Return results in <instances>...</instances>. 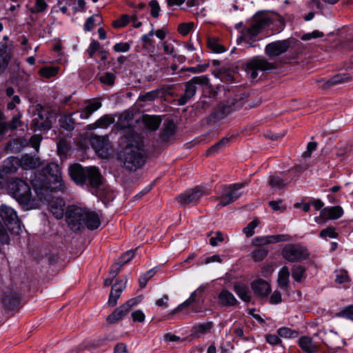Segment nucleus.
Returning <instances> with one entry per match:
<instances>
[{
  "instance_id": "nucleus-1",
  "label": "nucleus",
  "mask_w": 353,
  "mask_h": 353,
  "mask_svg": "<svg viewBox=\"0 0 353 353\" xmlns=\"http://www.w3.org/2000/svg\"><path fill=\"white\" fill-rule=\"evenodd\" d=\"M66 221L74 232L85 228L93 230L101 225V216L98 213L86 208L76 205L68 207L66 211Z\"/></svg>"
},
{
  "instance_id": "nucleus-2",
  "label": "nucleus",
  "mask_w": 353,
  "mask_h": 353,
  "mask_svg": "<svg viewBox=\"0 0 353 353\" xmlns=\"http://www.w3.org/2000/svg\"><path fill=\"white\" fill-rule=\"evenodd\" d=\"M43 172L42 180L40 181L34 180L32 182L34 190L41 200L46 199L45 192L60 191L63 188V181L58 164L48 163L43 169Z\"/></svg>"
},
{
  "instance_id": "nucleus-3",
  "label": "nucleus",
  "mask_w": 353,
  "mask_h": 353,
  "mask_svg": "<svg viewBox=\"0 0 353 353\" xmlns=\"http://www.w3.org/2000/svg\"><path fill=\"white\" fill-rule=\"evenodd\" d=\"M69 173L71 179L80 185H88L97 188L102 183V176L95 166L83 168L79 164H74L70 166Z\"/></svg>"
},
{
  "instance_id": "nucleus-4",
  "label": "nucleus",
  "mask_w": 353,
  "mask_h": 353,
  "mask_svg": "<svg viewBox=\"0 0 353 353\" xmlns=\"http://www.w3.org/2000/svg\"><path fill=\"white\" fill-rule=\"evenodd\" d=\"M7 191L23 208L29 210L34 207L30 187L24 180L11 178L7 184Z\"/></svg>"
},
{
  "instance_id": "nucleus-5",
  "label": "nucleus",
  "mask_w": 353,
  "mask_h": 353,
  "mask_svg": "<svg viewBox=\"0 0 353 353\" xmlns=\"http://www.w3.org/2000/svg\"><path fill=\"white\" fill-rule=\"evenodd\" d=\"M143 148L139 144L128 143L120 152L119 157L125 168L129 171H136L144 163Z\"/></svg>"
},
{
  "instance_id": "nucleus-6",
  "label": "nucleus",
  "mask_w": 353,
  "mask_h": 353,
  "mask_svg": "<svg viewBox=\"0 0 353 353\" xmlns=\"http://www.w3.org/2000/svg\"><path fill=\"white\" fill-rule=\"evenodd\" d=\"M275 68L273 63L262 57H254L245 64V71L252 80H255L259 75V71L272 70Z\"/></svg>"
},
{
  "instance_id": "nucleus-7",
  "label": "nucleus",
  "mask_w": 353,
  "mask_h": 353,
  "mask_svg": "<svg viewBox=\"0 0 353 353\" xmlns=\"http://www.w3.org/2000/svg\"><path fill=\"white\" fill-rule=\"evenodd\" d=\"M0 216L8 229L15 234L21 231V222L17 212L11 207L2 204L0 206Z\"/></svg>"
},
{
  "instance_id": "nucleus-8",
  "label": "nucleus",
  "mask_w": 353,
  "mask_h": 353,
  "mask_svg": "<svg viewBox=\"0 0 353 353\" xmlns=\"http://www.w3.org/2000/svg\"><path fill=\"white\" fill-rule=\"evenodd\" d=\"M283 257L289 262H300L308 259L307 249L300 243L288 244L282 250Z\"/></svg>"
},
{
  "instance_id": "nucleus-9",
  "label": "nucleus",
  "mask_w": 353,
  "mask_h": 353,
  "mask_svg": "<svg viewBox=\"0 0 353 353\" xmlns=\"http://www.w3.org/2000/svg\"><path fill=\"white\" fill-rule=\"evenodd\" d=\"M209 84V78L206 75L194 77L185 83L184 94L178 99V104L185 105L190 99H192L196 92V85H201L206 86Z\"/></svg>"
},
{
  "instance_id": "nucleus-10",
  "label": "nucleus",
  "mask_w": 353,
  "mask_h": 353,
  "mask_svg": "<svg viewBox=\"0 0 353 353\" xmlns=\"http://www.w3.org/2000/svg\"><path fill=\"white\" fill-rule=\"evenodd\" d=\"M244 187V183H238L228 186L223 189L221 195L216 198L219 201L217 208L225 207L234 202L242 195L241 190Z\"/></svg>"
},
{
  "instance_id": "nucleus-11",
  "label": "nucleus",
  "mask_w": 353,
  "mask_h": 353,
  "mask_svg": "<svg viewBox=\"0 0 353 353\" xmlns=\"http://www.w3.org/2000/svg\"><path fill=\"white\" fill-rule=\"evenodd\" d=\"M209 190L203 186H196L187 190L177 196L176 200L181 205L196 203L201 198L209 194Z\"/></svg>"
},
{
  "instance_id": "nucleus-12",
  "label": "nucleus",
  "mask_w": 353,
  "mask_h": 353,
  "mask_svg": "<svg viewBox=\"0 0 353 353\" xmlns=\"http://www.w3.org/2000/svg\"><path fill=\"white\" fill-rule=\"evenodd\" d=\"M292 39L271 42L265 46V53L270 59L276 58L292 48Z\"/></svg>"
},
{
  "instance_id": "nucleus-13",
  "label": "nucleus",
  "mask_w": 353,
  "mask_h": 353,
  "mask_svg": "<svg viewBox=\"0 0 353 353\" xmlns=\"http://www.w3.org/2000/svg\"><path fill=\"white\" fill-rule=\"evenodd\" d=\"M269 19L263 17H256L254 18L252 23L247 28H244L242 30L241 39L245 40L250 39L255 41V37L261 32V31L268 24Z\"/></svg>"
},
{
  "instance_id": "nucleus-14",
  "label": "nucleus",
  "mask_w": 353,
  "mask_h": 353,
  "mask_svg": "<svg viewBox=\"0 0 353 353\" xmlns=\"http://www.w3.org/2000/svg\"><path fill=\"white\" fill-rule=\"evenodd\" d=\"M37 114H34V118L31 122V128L34 131H46L51 127V121L49 119L48 113L43 110L40 106L37 105Z\"/></svg>"
},
{
  "instance_id": "nucleus-15",
  "label": "nucleus",
  "mask_w": 353,
  "mask_h": 353,
  "mask_svg": "<svg viewBox=\"0 0 353 353\" xmlns=\"http://www.w3.org/2000/svg\"><path fill=\"white\" fill-rule=\"evenodd\" d=\"M139 302L137 298L131 299L114 310V311L107 317L109 323L114 324L122 319L129 311Z\"/></svg>"
},
{
  "instance_id": "nucleus-16",
  "label": "nucleus",
  "mask_w": 353,
  "mask_h": 353,
  "mask_svg": "<svg viewBox=\"0 0 353 353\" xmlns=\"http://www.w3.org/2000/svg\"><path fill=\"white\" fill-rule=\"evenodd\" d=\"M90 144L97 153L101 157H106L108 155L109 141L105 136L91 135Z\"/></svg>"
},
{
  "instance_id": "nucleus-17",
  "label": "nucleus",
  "mask_w": 353,
  "mask_h": 353,
  "mask_svg": "<svg viewBox=\"0 0 353 353\" xmlns=\"http://www.w3.org/2000/svg\"><path fill=\"white\" fill-rule=\"evenodd\" d=\"M291 237L288 234H276L265 236H257L252 239V245L257 248H264L268 244L290 241Z\"/></svg>"
},
{
  "instance_id": "nucleus-18",
  "label": "nucleus",
  "mask_w": 353,
  "mask_h": 353,
  "mask_svg": "<svg viewBox=\"0 0 353 353\" xmlns=\"http://www.w3.org/2000/svg\"><path fill=\"white\" fill-rule=\"evenodd\" d=\"M315 335L319 336L323 343L331 348L339 347L341 345V338L336 332L323 330Z\"/></svg>"
},
{
  "instance_id": "nucleus-19",
  "label": "nucleus",
  "mask_w": 353,
  "mask_h": 353,
  "mask_svg": "<svg viewBox=\"0 0 353 353\" xmlns=\"http://www.w3.org/2000/svg\"><path fill=\"white\" fill-rule=\"evenodd\" d=\"M135 250H136L127 251L124 256H128V258L126 260L116 263L111 267V269L109 272V276L104 281L105 286H109L112 283L113 280L119 272L121 267L126 263L129 262L134 257Z\"/></svg>"
},
{
  "instance_id": "nucleus-20",
  "label": "nucleus",
  "mask_w": 353,
  "mask_h": 353,
  "mask_svg": "<svg viewBox=\"0 0 353 353\" xmlns=\"http://www.w3.org/2000/svg\"><path fill=\"white\" fill-rule=\"evenodd\" d=\"M251 288L255 295L261 298L268 296L271 292L270 285L263 279L253 281Z\"/></svg>"
},
{
  "instance_id": "nucleus-21",
  "label": "nucleus",
  "mask_w": 353,
  "mask_h": 353,
  "mask_svg": "<svg viewBox=\"0 0 353 353\" xmlns=\"http://www.w3.org/2000/svg\"><path fill=\"white\" fill-rule=\"evenodd\" d=\"M125 286L126 280L125 279L119 280L112 285L108 301L109 305L113 307L117 304V300L119 299Z\"/></svg>"
},
{
  "instance_id": "nucleus-22",
  "label": "nucleus",
  "mask_w": 353,
  "mask_h": 353,
  "mask_svg": "<svg viewBox=\"0 0 353 353\" xmlns=\"http://www.w3.org/2000/svg\"><path fill=\"white\" fill-rule=\"evenodd\" d=\"M219 304L222 307H234L239 301L234 294L226 289L222 290L218 295Z\"/></svg>"
},
{
  "instance_id": "nucleus-23",
  "label": "nucleus",
  "mask_w": 353,
  "mask_h": 353,
  "mask_svg": "<svg viewBox=\"0 0 353 353\" xmlns=\"http://www.w3.org/2000/svg\"><path fill=\"white\" fill-rule=\"evenodd\" d=\"M19 167H20L19 159L11 157L3 161L1 171L0 172L5 174L14 173L17 172Z\"/></svg>"
},
{
  "instance_id": "nucleus-24",
  "label": "nucleus",
  "mask_w": 353,
  "mask_h": 353,
  "mask_svg": "<svg viewBox=\"0 0 353 353\" xmlns=\"http://www.w3.org/2000/svg\"><path fill=\"white\" fill-rule=\"evenodd\" d=\"M343 214V210L340 206L325 208L321 211V216L325 219H337Z\"/></svg>"
},
{
  "instance_id": "nucleus-25",
  "label": "nucleus",
  "mask_w": 353,
  "mask_h": 353,
  "mask_svg": "<svg viewBox=\"0 0 353 353\" xmlns=\"http://www.w3.org/2000/svg\"><path fill=\"white\" fill-rule=\"evenodd\" d=\"M20 167L24 170L35 169L40 166L41 162L39 159L33 157L28 154L23 156L19 159Z\"/></svg>"
},
{
  "instance_id": "nucleus-26",
  "label": "nucleus",
  "mask_w": 353,
  "mask_h": 353,
  "mask_svg": "<svg viewBox=\"0 0 353 353\" xmlns=\"http://www.w3.org/2000/svg\"><path fill=\"white\" fill-rule=\"evenodd\" d=\"M101 103L99 101L89 102L83 108L77 113L79 114V117L83 119H87L90 116L99 109Z\"/></svg>"
},
{
  "instance_id": "nucleus-27",
  "label": "nucleus",
  "mask_w": 353,
  "mask_h": 353,
  "mask_svg": "<svg viewBox=\"0 0 353 353\" xmlns=\"http://www.w3.org/2000/svg\"><path fill=\"white\" fill-rule=\"evenodd\" d=\"M20 299L16 292H10L5 294L2 299L3 306L7 309H14L19 304Z\"/></svg>"
},
{
  "instance_id": "nucleus-28",
  "label": "nucleus",
  "mask_w": 353,
  "mask_h": 353,
  "mask_svg": "<svg viewBox=\"0 0 353 353\" xmlns=\"http://www.w3.org/2000/svg\"><path fill=\"white\" fill-rule=\"evenodd\" d=\"M233 290L237 296L244 302L251 301V295L247 285L242 283H236L234 285Z\"/></svg>"
},
{
  "instance_id": "nucleus-29",
  "label": "nucleus",
  "mask_w": 353,
  "mask_h": 353,
  "mask_svg": "<svg viewBox=\"0 0 353 353\" xmlns=\"http://www.w3.org/2000/svg\"><path fill=\"white\" fill-rule=\"evenodd\" d=\"M289 277H290V271L287 266H283L281 268L278 274L277 282L279 286L282 289L287 290L289 288Z\"/></svg>"
},
{
  "instance_id": "nucleus-30",
  "label": "nucleus",
  "mask_w": 353,
  "mask_h": 353,
  "mask_svg": "<svg viewBox=\"0 0 353 353\" xmlns=\"http://www.w3.org/2000/svg\"><path fill=\"white\" fill-rule=\"evenodd\" d=\"M65 203L62 199L57 198L50 204L51 212L53 215L58 219H61L64 213Z\"/></svg>"
},
{
  "instance_id": "nucleus-31",
  "label": "nucleus",
  "mask_w": 353,
  "mask_h": 353,
  "mask_svg": "<svg viewBox=\"0 0 353 353\" xmlns=\"http://www.w3.org/2000/svg\"><path fill=\"white\" fill-rule=\"evenodd\" d=\"M143 122L148 129L156 130L161 123V118L156 115H146L143 117Z\"/></svg>"
},
{
  "instance_id": "nucleus-32",
  "label": "nucleus",
  "mask_w": 353,
  "mask_h": 353,
  "mask_svg": "<svg viewBox=\"0 0 353 353\" xmlns=\"http://www.w3.org/2000/svg\"><path fill=\"white\" fill-rule=\"evenodd\" d=\"M299 345L305 352L314 353L316 351V346L310 337L302 336L299 341Z\"/></svg>"
},
{
  "instance_id": "nucleus-33",
  "label": "nucleus",
  "mask_w": 353,
  "mask_h": 353,
  "mask_svg": "<svg viewBox=\"0 0 353 353\" xmlns=\"http://www.w3.org/2000/svg\"><path fill=\"white\" fill-rule=\"evenodd\" d=\"M235 103L232 102L230 105H220L218 108L214 112V117L216 119H221L227 116L230 112L234 110L233 106Z\"/></svg>"
},
{
  "instance_id": "nucleus-34",
  "label": "nucleus",
  "mask_w": 353,
  "mask_h": 353,
  "mask_svg": "<svg viewBox=\"0 0 353 353\" xmlns=\"http://www.w3.org/2000/svg\"><path fill=\"white\" fill-rule=\"evenodd\" d=\"M213 327L212 322H206L203 323L195 325L193 328V334L199 337L201 335L205 334L210 331V330Z\"/></svg>"
},
{
  "instance_id": "nucleus-35",
  "label": "nucleus",
  "mask_w": 353,
  "mask_h": 353,
  "mask_svg": "<svg viewBox=\"0 0 353 353\" xmlns=\"http://www.w3.org/2000/svg\"><path fill=\"white\" fill-rule=\"evenodd\" d=\"M176 126L173 121H168L163 128L162 133V139L164 141H169L175 134Z\"/></svg>"
},
{
  "instance_id": "nucleus-36",
  "label": "nucleus",
  "mask_w": 353,
  "mask_h": 353,
  "mask_svg": "<svg viewBox=\"0 0 353 353\" xmlns=\"http://www.w3.org/2000/svg\"><path fill=\"white\" fill-rule=\"evenodd\" d=\"M349 77L347 74H336L332 77L329 80L324 82L322 87L323 88H329L330 87L338 83H341L348 81Z\"/></svg>"
},
{
  "instance_id": "nucleus-37",
  "label": "nucleus",
  "mask_w": 353,
  "mask_h": 353,
  "mask_svg": "<svg viewBox=\"0 0 353 353\" xmlns=\"http://www.w3.org/2000/svg\"><path fill=\"white\" fill-rule=\"evenodd\" d=\"M200 295L198 294V291H194L191 294L189 299H188L186 301H185L181 304L179 305L175 309H174L171 314H174L179 311L182 310L184 307H188L192 303L196 302V298L199 296Z\"/></svg>"
},
{
  "instance_id": "nucleus-38",
  "label": "nucleus",
  "mask_w": 353,
  "mask_h": 353,
  "mask_svg": "<svg viewBox=\"0 0 353 353\" xmlns=\"http://www.w3.org/2000/svg\"><path fill=\"white\" fill-rule=\"evenodd\" d=\"M77 114V112H74L73 114L65 115L63 117L61 118L60 120L61 122V126L67 130H71L74 128L75 121L74 119H73L72 115Z\"/></svg>"
},
{
  "instance_id": "nucleus-39",
  "label": "nucleus",
  "mask_w": 353,
  "mask_h": 353,
  "mask_svg": "<svg viewBox=\"0 0 353 353\" xmlns=\"http://www.w3.org/2000/svg\"><path fill=\"white\" fill-rule=\"evenodd\" d=\"M305 269L301 265H293L292 268V276L293 279L300 283L305 276Z\"/></svg>"
},
{
  "instance_id": "nucleus-40",
  "label": "nucleus",
  "mask_w": 353,
  "mask_h": 353,
  "mask_svg": "<svg viewBox=\"0 0 353 353\" xmlns=\"http://www.w3.org/2000/svg\"><path fill=\"white\" fill-rule=\"evenodd\" d=\"M277 334L279 336L285 339H294L298 336V332L292 330L289 327H283L277 330Z\"/></svg>"
},
{
  "instance_id": "nucleus-41",
  "label": "nucleus",
  "mask_w": 353,
  "mask_h": 353,
  "mask_svg": "<svg viewBox=\"0 0 353 353\" xmlns=\"http://www.w3.org/2000/svg\"><path fill=\"white\" fill-rule=\"evenodd\" d=\"M160 90H154L148 92L139 97V101L141 102L153 101L159 97Z\"/></svg>"
},
{
  "instance_id": "nucleus-42",
  "label": "nucleus",
  "mask_w": 353,
  "mask_h": 353,
  "mask_svg": "<svg viewBox=\"0 0 353 353\" xmlns=\"http://www.w3.org/2000/svg\"><path fill=\"white\" fill-rule=\"evenodd\" d=\"M268 254V250L265 248H256L252 253V257L254 261H263Z\"/></svg>"
},
{
  "instance_id": "nucleus-43",
  "label": "nucleus",
  "mask_w": 353,
  "mask_h": 353,
  "mask_svg": "<svg viewBox=\"0 0 353 353\" xmlns=\"http://www.w3.org/2000/svg\"><path fill=\"white\" fill-rule=\"evenodd\" d=\"M269 184L273 188L281 190L284 188L288 184V182H285L279 176H272L270 177Z\"/></svg>"
},
{
  "instance_id": "nucleus-44",
  "label": "nucleus",
  "mask_w": 353,
  "mask_h": 353,
  "mask_svg": "<svg viewBox=\"0 0 353 353\" xmlns=\"http://www.w3.org/2000/svg\"><path fill=\"white\" fill-rule=\"evenodd\" d=\"M154 34V28L149 32V33L146 34H143L141 37V41L143 42V48H149L150 47H154V41L152 39L153 35Z\"/></svg>"
},
{
  "instance_id": "nucleus-45",
  "label": "nucleus",
  "mask_w": 353,
  "mask_h": 353,
  "mask_svg": "<svg viewBox=\"0 0 353 353\" xmlns=\"http://www.w3.org/2000/svg\"><path fill=\"white\" fill-rule=\"evenodd\" d=\"M59 71L58 67H44L39 70V74L43 77L49 79L55 77Z\"/></svg>"
},
{
  "instance_id": "nucleus-46",
  "label": "nucleus",
  "mask_w": 353,
  "mask_h": 353,
  "mask_svg": "<svg viewBox=\"0 0 353 353\" xmlns=\"http://www.w3.org/2000/svg\"><path fill=\"white\" fill-rule=\"evenodd\" d=\"M99 79L103 85L112 86L114 84L116 77L113 73L107 72L99 77Z\"/></svg>"
},
{
  "instance_id": "nucleus-47",
  "label": "nucleus",
  "mask_w": 353,
  "mask_h": 353,
  "mask_svg": "<svg viewBox=\"0 0 353 353\" xmlns=\"http://www.w3.org/2000/svg\"><path fill=\"white\" fill-rule=\"evenodd\" d=\"M157 272L156 268L151 269L147 271L144 274L141 275L139 278V285L141 288H144L148 281Z\"/></svg>"
},
{
  "instance_id": "nucleus-48",
  "label": "nucleus",
  "mask_w": 353,
  "mask_h": 353,
  "mask_svg": "<svg viewBox=\"0 0 353 353\" xmlns=\"http://www.w3.org/2000/svg\"><path fill=\"white\" fill-rule=\"evenodd\" d=\"M99 128H106L114 123V119L110 115H104L97 121Z\"/></svg>"
},
{
  "instance_id": "nucleus-49",
  "label": "nucleus",
  "mask_w": 353,
  "mask_h": 353,
  "mask_svg": "<svg viewBox=\"0 0 353 353\" xmlns=\"http://www.w3.org/2000/svg\"><path fill=\"white\" fill-rule=\"evenodd\" d=\"M48 7L45 0H35V3L30 11L32 13H40L43 12Z\"/></svg>"
},
{
  "instance_id": "nucleus-50",
  "label": "nucleus",
  "mask_w": 353,
  "mask_h": 353,
  "mask_svg": "<svg viewBox=\"0 0 353 353\" xmlns=\"http://www.w3.org/2000/svg\"><path fill=\"white\" fill-rule=\"evenodd\" d=\"M130 21V18L128 14H123L119 19L112 23V26L115 28H120L125 26Z\"/></svg>"
},
{
  "instance_id": "nucleus-51",
  "label": "nucleus",
  "mask_w": 353,
  "mask_h": 353,
  "mask_svg": "<svg viewBox=\"0 0 353 353\" xmlns=\"http://www.w3.org/2000/svg\"><path fill=\"white\" fill-rule=\"evenodd\" d=\"M194 23H182L178 27L179 32L183 36L187 35L193 28Z\"/></svg>"
},
{
  "instance_id": "nucleus-52",
  "label": "nucleus",
  "mask_w": 353,
  "mask_h": 353,
  "mask_svg": "<svg viewBox=\"0 0 353 353\" xmlns=\"http://www.w3.org/2000/svg\"><path fill=\"white\" fill-rule=\"evenodd\" d=\"M338 236L337 232H335L334 229L332 227H328L325 229H323L320 232V236L322 238H331L335 239Z\"/></svg>"
},
{
  "instance_id": "nucleus-53",
  "label": "nucleus",
  "mask_w": 353,
  "mask_h": 353,
  "mask_svg": "<svg viewBox=\"0 0 353 353\" xmlns=\"http://www.w3.org/2000/svg\"><path fill=\"white\" fill-rule=\"evenodd\" d=\"M259 225V221L254 219L248 225L244 228L243 232L248 237L252 236L254 234V230Z\"/></svg>"
},
{
  "instance_id": "nucleus-54",
  "label": "nucleus",
  "mask_w": 353,
  "mask_h": 353,
  "mask_svg": "<svg viewBox=\"0 0 353 353\" xmlns=\"http://www.w3.org/2000/svg\"><path fill=\"white\" fill-rule=\"evenodd\" d=\"M208 46L214 52L216 53H221L223 52L225 49L220 45L216 40L214 39H210L208 41Z\"/></svg>"
},
{
  "instance_id": "nucleus-55",
  "label": "nucleus",
  "mask_w": 353,
  "mask_h": 353,
  "mask_svg": "<svg viewBox=\"0 0 353 353\" xmlns=\"http://www.w3.org/2000/svg\"><path fill=\"white\" fill-rule=\"evenodd\" d=\"M149 6L150 7L151 15L154 18L158 17V16L159 14V11H160V6H159V4L157 2V1H156V0L151 1L149 3Z\"/></svg>"
},
{
  "instance_id": "nucleus-56",
  "label": "nucleus",
  "mask_w": 353,
  "mask_h": 353,
  "mask_svg": "<svg viewBox=\"0 0 353 353\" xmlns=\"http://www.w3.org/2000/svg\"><path fill=\"white\" fill-rule=\"evenodd\" d=\"M20 118V114L14 116L11 121H10L8 123H6V129L9 128L10 130H14L17 128L19 125H21V123Z\"/></svg>"
},
{
  "instance_id": "nucleus-57",
  "label": "nucleus",
  "mask_w": 353,
  "mask_h": 353,
  "mask_svg": "<svg viewBox=\"0 0 353 353\" xmlns=\"http://www.w3.org/2000/svg\"><path fill=\"white\" fill-rule=\"evenodd\" d=\"M130 45L128 43H117L113 46V49L117 52H126L129 51Z\"/></svg>"
},
{
  "instance_id": "nucleus-58",
  "label": "nucleus",
  "mask_w": 353,
  "mask_h": 353,
  "mask_svg": "<svg viewBox=\"0 0 353 353\" xmlns=\"http://www.w3.org/2000/svg\"><path fill=\"white\" fill-rule=\"evenodd\" d=\"M209 65V63L198 65L196 67L188 68L185 70L193 73H201L205 72Z\"/></svg>"
},
{
  "instance_id": "nucleus-59",
  "label": "nucleus",
  "mask_w": 353,
  "mask_h": 353,
  "mask_svg": "<svg viewBox=\"0 0 353 353\" xmlns=\"http://www.w3.org/2000/svg\"><path fill=\"white\" fill-rule=\"evenodd\" d=\"M41 140L42 137L39 134L33 135L30 140V143L32 147L34 148L37 152L39 151V145Z\"/></svg>"
},
{
  "instance_id": "nucleus-60",
  "label": "nucleus",
  "mask_w": 353,
  "mask_h": 353,
  "mask_svg": "<svg viewBox=\"0 0 353 353\" xmlns=\"http://www.w3.org/2000/svg\"><path fill=\"white\" fill-rule=\"evenodd\" d=\"M223 240H224V239H223V234L221 232L217 231L215 233V236L210 238V244L212 246L214 247L218 245L219 242H222V241H223Z\"/></svg>"
},
{
  "instance_id": "nucleus-61",
  "label": "nucleus",
  "mask_w": 353,
  "mask_h": 353,
  "mask_svg": "<svg viewBox=\"0 0 353 353\" xmlns=\"http://www.w3.org/2000/svg\"><path fill=\"white\" fill-rule=\"evenodd\" d=\"M9 55L5 53L0 54V73L3 72L8 66L9 61Z\"/></svg>"
},
{
  "instance_id": "nucleus-62",
  "label": "nucleus",
  "mask_w": 353,
  "mask_h": 353,
  "mask_svg": "<svg viewBox=\"0 0 353 353\" xmlns=\"http://www.w3.org/2000/svg\"><path fill=\"white\" fill-rule=\"evenodd\" d=\"M100 48V43L98 41H96L93 40L87 50V52H88L90 57H92L95 52L99 50Z\"/></svg>"
},
{
  "instance_id": "nucleus-63",
  "label": "nucleus",
  "mask_w": 353,
  "mask_h": 353,
  "mask_svg": "<svg viewBox=\"0 0 353 353\" xmlns=\"http://www.w3.org/2000/svg\"><path fill=\"white\" fill-rule=\"evenodd\" d=\"M132 318L134 322H143L145 321V314L141 310H137L132 313Z\"/></svg>"
},
{
  "instance_id": "nucleus-64",
  "label": "nucleus",
  "mask_w": 353,
  "mask_h": 353,
  "mask_svg": "<svg viewBox=\"0 0 353 353\" xmlns=\"http://www.w3.org/2000/svg\"><path fill=\"white\" fill-rule=\"evenodd\" d=\"M340 316L353 321V305L348 306L340 312Z\"/></svg>"
}]
</instances>
